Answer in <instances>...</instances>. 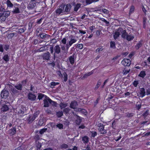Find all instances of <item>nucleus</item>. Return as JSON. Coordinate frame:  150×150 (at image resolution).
<instances>
[{
    "mask_svg": "<svg viewBox=\"0 0 150 150\" xmlns=\"http://www.w3.org/2000/svg\"><path fill=\"white\" fill-rule=\"evenodd\" d=\"M76 38L72 35L63 38L61 41V43L63 45H61V49L63 50V55L66 56L68 53L69 48L77 41Z\"/></svg>",
    "mask_w": 150,
    "mask_h": 150,
    "instance_id": "obj_1",
    "label": "nucleus"
},
{
    "mask_svg": "<svg viewBox=\"0 0 150 150\" xmlns=\"http://www.w3.org/2000/svg\"><path fill=\"white\" fill-rule=\"evenodd\" d=\"M44 107H48L49 106L50 104H52L53 103L54 104L56 103L51 100L49 97L47 96H45V98L44 100Z\"/></svg>",
    "mask_w": 150,
    "mask_h": 150,
    "instance_id": "obj_2",
    "label": "nucleus"
},
{
    "mask_svg": "<svg viewBox=\"0 0 150 150\" xmlns=\"http://www.w3.org/2000/svg\"><path fill=\"white\" fill-rule=\"evenodd\" d=\"M10 11H5L3 13H0V19L2 21H4L6 18L9 16Z\"/></svg>",
    "mask_w": 150,
    "mask_h": 150,
    "instance_id": "obj_3",
    "label": "nucleus"
},
{
    "mask_svg": "<svg viewBox=\"0 0 150 150\" xmlns=\"http://www.w3.org/2000/svg\"><path fill=\"white\" fill-rule=\"evenodd\" d=\"M9 94L8 91L4 89L1 91L0 95L2 98L6 99L8 96Z\"/></svg>",
    "mask_w": 150,
    "mask_h": 150,
    "instance_id": "obj_4",
    "label": "nucleus"
},
{
    "mask_svg": "<svg viewBox=\"0 0 150 150\" xmlns=\"http://www.w3.org/2000/svg\"><path fill=\"white\" fill-rule=\"evenodd\" d=\"M98 130L99 132L101 134H106L107 131L106 130L104 129V126L103 124L101 123L98 124Z\"/></svg>",
    "mask_w": 150,
    "mask_h": 150,
    "instance_id": "obj_5",
    "label": "nucleus"
},
{
    "mask_svg": "<svg viewBox=\"0 0 150 150\" xmlns=\"http://www.w3.org/2000/svg\"><path fill=\"white\" fill-rule=\"evenodd\" d=\"M54 52L53 54L54 58L55 59L57 57L56 54H58L61 52V50L59 46L58 45H56L54 48Z\"/></svg>",
    "mask_w": 150,
    "mask_h": 150,
    "instance_id": "obj_6",
    "label": "nucleus"
},
{
    "mask_svg": "<svg viewBox=\"0 0 150 150\" xmlns=\"http://www.w3.org/2000/svg\"><path fill=\"white\" fill-rule=\"evenodd\" d=\"M118 31H120V33L122 34V37L123 38L126 39V37L128 35L126 30H123V29L121 27H119L118 28Z\"/></svg>",
    "mask_w": 150,
    "mask_h": 150,
    "instance_id": "obj_7",
    "label": "nucleus"
},
{
    "mask_svg": "<svg viewBox=\"0 0 150 150\" xmlns=\"http://www.w3.org/2000/svg\"><path fill=\"white\" fill-rule=\"evenodd\" d=\"M131 61L128 59H124L121 62L122 64L125 66H129L131 64Z\"/></svg>",
    "mask_w": 150,
    "mask_h": 150,
    "instance_id": "obj_8",
    "label": "nucleus"
},
{
    "mask_svg": "<svg viewBox=\"0 0 150 150\" xmlns=\"http://www.w3.org/2000/svg\"><path fill=\"white\" fill-rule=\"evenodd\" d=\"M16 127H14L8 130V134L10 136H13L16 133Z\"/></svg>",
    "mask_w": 150,
    "mask_h": 150,
    "instance_id": "obj_9",
    "label": "nucleus"
},
{
    "mask_svg": "<svg viewBox=\"0 0 150 150\" xmlns=\"http://www.w3.org/2000/svg\"><path fill=\"white\" fill-rule=\"evenodd\" d=\"M42 57L44 60H49L50 57V53L48 52L44 53L42 55Z\"/></svg>",
    "mask_w": 150,
    "mask_h": 150,
    "instance_id": "obj_10",
    "label": "nucleus"
},
{
    "mask_svg": "<svg viewBox=\"0 0 150 150\" xmlns=\"http://www.w3.org/2000/svg\"><path fill=\"white\" fill-rule=\"evenodd\" d=\"M25 108V107L22 106L18 110V114L21 117H23L26 115V114H24Z\"/></svg>",
    "mask_w": 150,
    "mask_h": 150,
    "instance_id": "obj_11",
    "label": "nucleus"
},
{
    "mask_svg": "<svg viewBox=\"0 0 150 150\" xmlns=\"http://www.w3.org/2000/svg\"><path fill=\"white\" fill-rule=\"evenodd\" d=\"M28 98L31 101H34L36 99V96L35 94L29 93L28 95Z\"/></svg>",
    "mask_w": 150,
    "mask_h": 150,
    "instance_id": "obj_12",
    "label": "nucleus"
},
{
    "mask_svg": "<svg viewBox=\"0 0 150 150\" xmlns=\"http://www.w3.org/2000/svg\"><path fill=\"white\" fill-rule=\"evenodd\" d=\"M75 56L74 54H73L72 55L70 56L69 57V61L71 65H73L74 64L76 59V57H75Z\"/></svg>",
    "mask_w": 150,
    "mask_h": 150,
    "instance_id": "obj_13",
    "label": "nucleus"
},
{
    "mask_svg": "<svg viewBox=\"0 0 150 150\" xmlns=\"http://www.w3.org/2000/svg\"><path fill=\"white\" fill-rule=\"evenodd\" d=\"M65 5H63L61 6V8H57L55 12L57 14L59 15L64 11Z\"/></svg>",
    "mask_w": 150,
    "mask_h": 150,
    "instance_id": "obj_14",
    "label": "nucleus"
},
{
    "mask_svg": "<svg viewBox=\"0 0 150 150\" xmlns=\"http://www.w3.org/2000/svg\"><path fill=\"white\" fill-rule=\"evenodd\" d=\"M35 117H33L32 115H30L27 118L26 120L29 124L31 123L35 120Z\"/></svg>",
    "mask_w": 150,
    "mask_h": 150,
    "instance_id": "obj_15",
    "label": "nucleus"
},
{
    "mask_svg": "<svg viewBox=\"0 0 150 150\" xmlns=\"http://www.w3.org/2000/svg\"><path fill=\"white\" fill-rule=\"evenodd\" d=\"M78 105L76 101L74 100L72 101L70 105V107L71 108L74 109Z\"/></svg>",
    "mask_w": 150,
    "mask_h": 150,
    "instance_id": "obj_16",
    "label": "nucleus"
},
{
    "mask_svg": "<svg viewBox=\"0 0 150 150\" xmlns=\"http://www.w3.org/2000/svg\"><path fill=\"white\" fill-rule=\"evenodd\" d=\"M36 4L35 1L34 0H31L28 5V7L30 9H32L34 8Z\"/></svg>",
    "mask_w": 150,
    "mask_h": 150,
    "instance_id": "obj_17",
    "label": "nucleus"
},
{
    "mask_svg": "<svg viewBox=\"0 0 150 150\" xmlns=\"http://www.w3.org/2000/svg\"><path fill=\"white\" fill-rule=\"evenodd\" d=\"M82 141L83 143L86 144L89 142V138L87 136H84L81 138Z\"/></svg>",
    "mask_w": 150,
    "mask_h": 150,
    "instance_id": "obj_18",
    "label": "nucleus"
},
{
    "mask_svg": "<svg viewBox=\"0 0 150 150\" xmlns=\"http://www.w3.org/2000/svg\"><path fill=\"white\" fill-rule=\"evenodd\" d=\"M2 59L6 63H7L10 60L9 56L8 54H5L3 57Z\"/></svg>",
    "mask_w": 150,
    "mask_h": 150,
    "instance_id": "obj_19",
    "label": "nucleus"
},
{
    "mask_svg": "<svg viewBox=\"0 0 150 150\" xmlns=\"http://www.w3.org/2000/svg\"><path fill=\"white\" fill-rule=\"evenodd\" d=\"M120 31H118V28L117 30V31H116L113 35V37L114 38V39L115 40H116L117 38L119 36L120 34Z\"/></svg>",
    "mask_w": 150,
    "mask_h": 150,
    "instance_id": "obj_20",
    "label": "nucleus"
},
{
    "mask_svg": "<svg viewBox=\"0 0 150 150\" xmlns=\"http://www.w3.org/2000/svg\"><path fill=\"white\" fill-rule=\"evenodd\" d=\"M142 45V41L140 40L135 46V48L137 50H138Z\"/></svg>",
    "mask_w": 150,
    "mask_h": 150,
    "instance_id": "obj_21",
    "label": "nucleus"
},
{
    "mask_svg": "<svg viewBox=\"0 0 150 150\" xmlns=\"http://www.w3.org/2000/svg\"><path fill=\"white\" fill-rule=\"evenodd\" d=\"M39 36L40 38L42 39H44L46 38H48L50 36V35L45 33L40 34Z\"/></svg>",
    "mask_w": 150,
    "mask_h": 150,
    "instance_id": "obj_22",
    "label": "nucleus"
},
{
    "mask_svg": "<svg viewBox=\"0 0 150 150\" xmlns=\"http://www.w3.org/2000/svg\"><path fill=\"white\" fill-rule=\"evenodd\" d=\"M71 6L69 4H67L66 5L65 11L67 12H70Z\"/></svg>",
    "mask_w": 150,
    "mask_h": 150,
    "instance_id": "obj_23",
    "label": "nucleus"
},
{
    "mask_svg": "<svg viewBox=\"0 0 150 150\" xmlns=\"http://www.w3.org/2000/svg\"><path fill=\"white\" fill-rule=\"evenodd\" d=\"M38 125L40 126L45 125L44 119L42 118L40 119L38 122Z\"/></svg>",
    "mask_w": 150,
    "mask_h": 150,
    "instance_id": "obj_24",
    "label": "nucleus"
},
{
    "mask_svg": "<svg viewBox=\"0 0 150 150\" xmlns=\"http://www.w3.org/2000/svg\"><path fill=\"white\" fill-rule=\"evenodd\" d=\"M9 109V108L7 105H4L1 108V110L2 111L5 112L8 110Z\"/></svg>",
    "mask_w": 150,
    "mask_h": 150,
    "instance_id": "obj_25",
    "label": "nucleus"
},
{
    "mask_svg": "<svg viewBox=\"0 0 150 150\" xmlns=\"http://www.w3.org/2000/svg\"><path fill=\"white\" fill-rule=\"evenodd\" d=\"M15 87L18 90H21L22 89V84L21 83H19L16 85L15 86Z\"/></svg>",
    "mask_w": 150,
    "mask_h": 150,
    "instance_id": "obj_26",
    "label": "nucleus"
},
{
    "mask_svg": "<svg viewBox=\"0 0 150 150\" xmlns=\"http://www.w3.org/2000/svg\"><path fill=\"white\" fill-rule=\"evenodd\" d=\"M63 112L62 111H58L56 113V115L58 118L61 117L63 115Z\"/></svg>",
    "mask_w": 150,
    "mask_h": 150,
    "instance_id": "obj_27",
    "label": "nucleus"
},
{
    "mask_svg": "<svg viewBox=\"0 0 150 150\" xmlns=\"http://www.w3.org/2000/svg\"><path fill=\"white\" fill-rule=\"evenodd\" d=\"M140 93L142 97H143L145 95V92L144 88H141Z\"/></svg>",
    "mask_w": 150,
    "mask_h": 150,
    "instance_id": "obj_28",
    "label": "nucleus"
},
{
    "mask_svg": "<svg viewBox=\"0 0 150 150\" xmlns=\"http://www.w3.org/2000/svg\"><path fill=\"white\" fill-rule=\"evenodd\" d=\"M6 4L8 7L12 8L13 6V4L9 0H7Z\"/></svg>",
    "mask_w": 150,
    "mask_h": 150,
    "instance_id": "obj_29",
    "label": "nucleus"
},
{
    "mask_svg": "<svg viewBox=\"0 0 150 150\" xmlns=\"http://www.w3.org/2000/svg\"><path fill=\"white\" fill-rule=\"evenodd\" d=\"M59 105L61 109H62L66 107L67 105V104L66 103L61 102L60 104Z\"/></svg>",
    "mask_w": 150,
    "mask_h": 150,
    "instance_id": "obj_30",
    "label": "nucleus"
},
{
    "mask_svg": "<svg viewBox=\"0 0 150 150\" xmlns=\"http://www.w3.org/2000/svg\"><path fill=\"white\" fill-rule=\"evenodd\" d=\"M146 74L145 71H142L140 72L139 74V76L140 77L144 78L146 76Z\"/></svg>",
    "mask_w": 150,
    "mask_h": 150,
    "instance_id": "obj_31",
    "label": "nucleus"
},
{
    "mask_svg": "<svg viewBox=\"0 0 150 150\" xmlns=\"http://www.w3.org/2000/svg\"><path fill=\"white\" fill-rule=\"evenodd\" d=\"M12 12L13 14H17L20 13V11L19 8L18 7H16L13 10Z\"/></svg>",
    "mask_w": 150,
    "mask_h": 150,
    "instance_id": "obj_32",
    "label": "nucleus"
},
{
    "mask_svg": "<svg viewBox=\"0 0 150 150\" xmlns=\"http://www.w3.org/2000/svg\"><path fill=\"white\" fill-rule=\"evenodd\" d=\"M81 7V4H77L75 6L74 11H75L77 12L78 10Z\"/></svg>",
    "mask_w": 150,
    "mask_h": 150,
    "instance_id": "obj_33",
    "label": "nucleus"
},
{
    "mask_svg": "<svg viewBox=\"0 0 150 150\" xmlns=\"http://www.w3.org/2000/svg\"><path fill=\"white\" fill-rule=\"evenodd\" d=\"M36 146L38 150L40 149L42 146V144L39 142H36Z\"/></svg>",
    "mask_w": 150,
    "mask_h": 150,
    "instance_id": "obj_34",
    "label": "nucleus"
},
{
    "mask_svg": "<svg viewBox=\"0 0 150 150\" xmlns=\"http://www.w3.org/2000/svg\"><path fill=\"white\" fill-rule=\"evenodd\" d=\"M63 75L64 76V82L67 81L68 79V75L67 73L64 72L63 73Z\"/></svg>",
    "mask_w": 150,
    "mask_h": 150,
    "instance_id": "obj_35",
    "label": "nucleus"
},
{
    "mask_svg": "<svg viewBox=\"0 0 150 150\" xmlns=\"http://www.w3.org/2000/svg\"><path fill=\"white\" fill-rule=\"evenodd\" d=\"M103 50V47L100 46L96 50V53L98 52L100 53Z\"/></svg>",
    "mask_w": 150,
    "mask_h": 150,
    "instance_id": "obj_36",
    "label": "nucleus"
},
{
    "mask_svg": "<svg viewBox=\"0 0 150 150\" xmlns=\"http://www.w3.org/2000/svg\"><path fill=\"white\" fill-rule=\"evenodd\" d=\"M45 96H46L42 93H39L38 94V98L39 100H40L44 97H45Z\"/></svg>",
    "mask_w": 150,
    "mask_h": 150,
    "instance_id": "obj_37",
    "label": "nucleus"
},
{
    "mask_svg": "<svg viewBox=\"0 0 150 150\" xmlns=\"http://www.w3.org/2000/svg\"><path fill=\"white\" fill-rule=\"evenodd\" d=\"M4 49L6 51H7L10 47V45L8 44H5L4 45Z\"/></svg>",
    "mask_w": 150,
    "mask_h": 150,
    "instance_id": "obj_38",
    "label": "nucleus"
},
{
    "mask_svg": "<svg viewBox=\"0 0 150 150\" xmlns=\"http://www.w3.org/2000/svg\"><path fill=\"white\" fill-rule=\"evenodd\" d=\"M110 47L113 49L115 48V43L114 41H111L110 42Z\"/></svg>",
    "mask_w": 150,
    "mask_h": 150,
    "instance_id": "obj_39",
    "label": "nucleus"
},
{
    "mask_svg": "<svg viewBox=\"0 0 150 150\" xmlns=\"http://www.w3.org/2000/svg\"><path fill=\"white\" fill-rule=\"evenodd\" d=\"M80 112L85 115H86L87 113V111L86 109L81 108Z\"/></svg>",
    "mask_w": 150,
    "mask_h": 150,
    "instance_id": "obj_40",
    "label": "nucleus"
},
{
    "mask_svg": "<svg viewBox=\"0 0 150 150\" xmlns=\"http://www.w3.org/2000/svg\"><path fill=\"white\" fill-rule=\"evenodd\" d=\"M91 137H94L97 135V133L95 131H91Z\"/></svg>",
    "mask_w": 150,
    "mask_h": 150,
    "instance_id": "obj_41",
    "label": "nucleus"
},
{
    "mask_svg": "<svg viewBox=\"0 0 150 150\" xmlns=\"http://www.w3.org/2000/svg\"><path fill=\"white\" fill-rule=\"evenodd\" d=\"M47 130V128H44L41 129L39 131V133L40 134H42Z\"/></svg>",
    "mask_w": 150,
    "mask_h": 150,
    "instance_id": "obj_42",
    "label": "nucleus"
},
{
    "mask_svg": "<svg viewBox=\"0 0 150 150\" xmlns=\"http://www.w3.org/2000/svg\"><path fill=\"white\" fill-rule=\"evenodd\" d=\"M70 109L69 108H64L63 110V112L65 114H68L70 111Z\"/></svg>",
    "mask_w": 150,
    "mask_h": 150,
    "instance_id": "obj_43",
    "label": "nucleus"
},
{
    "mask_svg": "<svg viewBox=\"0 0 150 150\" xmlns=\"http://www.w3.org/2000/svg\"><path fill=\"white\" fill-rule=\"evenodd\" d=\"M56 126L59 129H62L63 127V124L61 123L58 124L56 125Z\"/></svg>",
    "mask_w": 150,
    "mask_h": 150,
    "instance_id": "obj_44",
    "label": "nucleus"
},
{
    "mask_svg": "<svg viewBox=\"0 0 150 150\" xmlns=\"http://www.w3.org/2000/svg\"><path fill=\"white\" fill-rule=\"evenodd\" d=\"M25 30L23 28H19L18 29V31H17V32L18 33H22L24 32Z\"/></svg>",
    "mask_w": 150,
    "mask_h": 150,
    "instance_id": "obj_45",
    "label": "nucleus"
},
{
    "mask_svg": "<svg viewBox=\"0 0 150 150\" xmlns=\"http://www.w3.org/2000/svg\"><path fill=\"white\" fill-rule=\"evenodd\" d=\"M11 92L14 94H16L18 93V91L15 88H13L11 89Z\"/></svg>",
    "mask_w": 150,
    "mask_h": 150,
    "instance_id": "obj_46",
    "label": "nucleus"
},
{
    "mask_svg": "<svg viewBox=\"0 0 150 150\" xmlns=\"http://www.w3.org/2000/svg\"><path fill=\"white\" fill-rule=\"evenodd\" d=\"M39 113V111H37L36 112H35L33 115H32V116H33V117H35V119L36 117H38Z\"/></svg>",
    "mask_w": 150,
    "mask_h": 150,
    "instance_id": "obj_47",
    "label": "nucleus"
},
{
    "mask_svg": "<svg viewBox=\"0 0 150 150\" xmlns=\"http://www.w3.org/2000/svg\"><path fill=\"white\" fill-rule=\"evenodd\" d=\"M82 120L81 118H78L76 120V123L78 125H79L81 123Z\"/></svg>",
    "mask_w": 150,
    "mask_h": 150,
    "instance_id": "obj_48",
    "label": "nucleus"
},
{
    "mask_svg": "<svg viewBox=\"0 0 150 150\" xmlns=\"http://www.w3.org/2000/svg\"><path fill=\"white\" fill-rule=\"evenodd\" d=\"M103 22H105L106 24H109V22L106 20L104 18H101L100 19Z\"/></svg>",
    "mask_w": 150,
    "mask_h": 150,
    "instance_id": "obj_49",
    "label": "nucleus"
},
{
    "mask_svg": "<svg viewBox=\"0 0 150 150\" xmlns=\"http://www.w3.org/2000/svg\"><path fill=\"white\" fill-rule=\"evenodd\" d=\"M108 80H109V79H108L105 80V81L104 82V83H103V84L101 86V88H104L105 85V84L106 83H107L108 82Z\"/></svg>",
    "mask_w": 150,
    "mask_h": 150,
    "instance_id": "obj_50",
    "label": "nucleus"
},
{
    "mask_svg": "<svg viewBox=\"0 0 150 150\" xmlns=\"http://www.w3.org/2000/svg\"><path fill=\"white\" fill-rule=\"evenodd\" d=\"M100 99V97H99L97 98L96 100L94 102V106H95L98 104Z\"/></svg>",
    "mask_w": 150,
    "mask_h": 150,
    "instance_id": "obj_51",
    "label": "nucleus"
},
{
    "mask_svg": "<svg viewBox=\"0 0 150 150\" xmlns=\"http://www.w3.org/2000/svg\"><path fill=\"white\" fill-rule=\"evenodd\" d=\"M27 81V79L25 80H23L21 81V83L22 84V86H24L26 84Z\"/></svg>",
    "mask_w": 150,
    "mask_h": 150,
    "instance_id": "obj_52",
    "label": "nucleus"
},
{
    "mask_svg": "<svg viewBox=\"0 0 150 150\" xmlns=\"http://www.w3.org/2000/svg\"><path fill=\"white\" fill-rule=\"evenodd\" d=\"M50 84L51 86H54L57 85H59V83L55 82L53 81V82H51Z\"/></svg>",
    "mask_w": 150,
    "mask_h": 150,
    "instance_id": "obj_53",
    "label": "nucleus"
},
{
    "mask_svg": "<svg viewBox=\"0 0 150 150\" xmlns=\"http://www.w3.org/2000/svg\"><path fill=\"white\" fill-rule=\"evenodd\" d=\"M3 45L1 44H0V52L2 53L4 51V49Z\"/></svg>",
    "mask_w": 150,
    "mask_h": 150,
    "instance_id": "obj_54",
    "label": "nucleus"
},
{
    "mask_svg": "<svg viewBox=\"0 0 150 150\" xmlns=\"http://www.w3.org/2000/svg\"><path fill=\"white\" fill-rule=\"evenodd\" d=\"M77 47L79 49H82L83 47V45L82 44H79Z\"/></svg>",
    "mask_w": 150,
    "mask_h": 150,
    "instance_id": "obj_55",
    "label": "nucleus"
},
{
    "mask_svg": "<svg viewBox=\"0 0 150 150\" xmlns=\"http://www.w3.org/2000/svg\"><path fill=\"white\" fill-rule=\"evenodd\" d=\"M127 40L128 41L131 40V35H128L126 38Z\"/></svg>",
    "mask_w": 150,
    "mask_h": 150,
    "instance_id": "obj_56",
    "label": "nucleus"
},
{
    "mask_svg": "<svg viewBox=\"0 0 150 150\" xmlns=\"http://www.w3.org/2000/svg\"><path fill=\"white\" fill-rule=\"evenodd\" d=\"M43 19L42 18H41L40 19H38L37 20V23L38 24H40L42 22V21Z\"/></svg>",
    "mask_w": 150,
    "mask_h": 150,
    "instance_id": "obj_57",
    "label": "nucleus"
},
{
    "mask_svg": "<svg viewBox=\"0 0 150 150\" xmlns=\"http://www.w3.org/2000/svg\"><path fill=\"white\" fill-rule=\"evenodd\" d=\"M45 47H41V48H40L38 50V51L39 52H41L43 51H45Z\"/></svg>",
    "mask_w": 150,
    "mask_h": 150,
    "instance_id": "obj_58",
    "label": "nucleus"
},
{
    "mask_svg": "<svg viewBox=\"0 0 150 150\" xmlns=\"http://www.w3.org/2000/svg\"><path fill=\"white\" fill-rule=\"evenodd\" d=\"M45 47H41V48H40L38 50V51L39 52H41L43 51H45Z\"/></svg>",
    "mask_w": 150,
    "mask_h": 150,
    "instance_id": "obj_59",
    "label": "nucleus"
},
{
    "mask_svg": "<svg viewBox=\"0 0 150 150\" xmlns=\"http://www.w3.org/2000/svg\"><path fill=\"white\" fill-rule=\"evenodd\" d=\"M5 11V9L4 6H1L0 8V11L1 12H3Z\"/></svg>",
    "mask_w": 150,
    "mask_h": 150,
    "instance_id": "obj_60",
    "label": "nucleus"
},
{
    "mask_svg": "<svg viewBox=\"0 0 150 150\" xmlns=\"http://www.w3.org/2000/svg\"><path fill=\"white\" fill-rule=\"evenodd\" d=\"M86 2L87 4H90L93 2V1L92 0H86Z\"/></svg>",
    "mask_w": 150,
    "mask_h": 150,
    "instance_id": "obj_61",
    "label": "nucleus"
},
{
    "mask_svg": "<svg viewBox=\"0 0 150 150\" xmlns=\"http://www.w3.org/2000/svg\"><path fill=\"white\" fill-rule=\"evenodd\" d=\"M14 35V33H11L8 35V37L9 38H11L13 37V36Z\"/></svg>",
    "mask_w": 150,
    "mask_h": 150,
    "instance_id": "obj_62",
    "label": "nucleus"
},
{
    "mask_svg": "<svg viewBox=\"0 0 150 150\" xmlns=\"http://www.w3.org/2000/svg\"><path fill=\"white\" fill-rule=\"evenodd\" d=\"M146 94L147 95H150V88H148L146 90Z\"/></svg>",
    "mask_w": 150,
    "mask_h": 150,
    "instance_id": "obj_63",
    "label": "nucleus"
},
{
    "mask_svg": "<svg viewBox=\"0 0 150 150\" xmlns=\"http://www.w3.org/2000/svg\"><path fill=\"white\" fill-rule=\"evenodd\" d=\"M14 150H23V149L22 148V146H20Z\"/></svg>",
    "mask_w": 150,
    "mask_h": 150,
    "instance_id": "obj_64",
    "label": "nucleus"
}]
</instances>
